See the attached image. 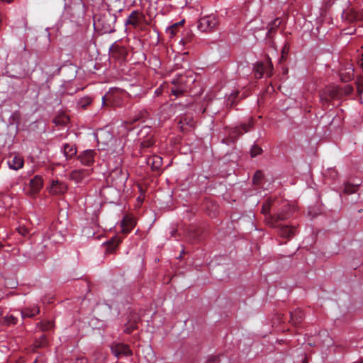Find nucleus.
<instances>
[{
  "label": "nucleus",
  "mask_w": 363,
  "mask_h": 363,
  "mask_svg": "<svg viewBox=\"0 0 363 363\" xmlns=\"http://www.w3.org/2000/svg\"><path fill=\"white\" fill-rule=\"evenodd\" d=\"M195 81L196 77L191 71H188L183 74H179L177 78L172 80L174 87L171 89L172 94L178 96L188 89H191Z\"/></svg>",
  "instance_id": "f257e3e1"
},
{
  "label": "nucleus",
  "mask_w": 363,
  "mask_h": 363,
  "mask_svg": "<svg viewBox=\"0 0 363 363\" xmlns=\"http://www.w3.org/2000/svg\"><path fill=\"white\" fill-rule=\"evenodd\" d=\"M44 181L40 175H35L30 179L28 185L24 189L25 194L31 199H35L43 187Z\"/></svg>",
  "instance_id": "f03ea898"
},
{
  "label": "nucleus",
  "mask_w": 363,
  "mask_h": 363,
  "mask_svg": "<svg viewBox=\"0 0 363 363\" xmlns=\"http://www.w3.org/2000/svg\"><path fill=\"white\" fill-rule=\"evenodd\" d=\"M218 21L215 15L201 17L198 21V29L201 32H211L218 26Z\"/></svg>",
  "instance_id": "7ed1b4c3"
},
{
  "label": "nucleus",
  "mask_w": 363,
  "mask_h": 363,
  "mask_svg": "<svg viewBox=\"0 0 363 363\" xmlns=\"http://www.w3.org/2000/svg\"><path fill=\"white\" fill-rule=\"evenodd\" d=\"M294 207L289 204L287 202H284L280 209L275 216H269L272 225H274V223H277L281 220H284L290 218L292 215Z\"/></svg>",
  "instance_id": "20e7f679"
},
{
  "label": "nucleus",
  "mask_w": 363,
  "mask_h": 363,
  "mask_svg": "<svg viewBox=\"0 0 363 363\" xmlns=\"http://www.w3.org/2000/svg\"><path fill=\"white\" fill-rule=\"evenodd\" d=\"M112 354L117 358L123 356L128 357L133 354V352L127 344L113 342L110 346Z\"/></svg>",
  "instance_id": "39448f33"
},
{
  "label": "nucleus",
  "mask_w": 363,
  "mask_h": 363,
  "mask_svg": "<svg viewBox=\"0 0 363 363\" xmlns=\"http://www.w3.org/2000/svg\"><path fill=\"white\" fill-rule=\"evenodd\" d=\"M96 152L95 150H85L77 156V160L82 165L90 167L95 162Z\"/></svg>",
  "instance_id": "423d86ee"
},
{
  "label": "nucleus",
  "mask_w": 363,
  "mask_h": 363,
  "mask_svg": "<svg viewBox=\"0 0 363 363\" xmlns=\"http://www.w3.org/2000/svg\"><path fill=\"white\" fill-rule=\"evenodd\" d=\"M47 189L52 195H63L67 192L68 185L64 182L56 179L51 182L50 185L48 186Z\"/></svg>",
  "instance_id": "0eeeda50"
},
{
  "label": "nucleus",
  "mask_w": 363,
  "mask_h": 363,
  "mask_svg": "<svg viewBox=\"0 0 363 363\" xmlns=\"http://www.w3.org/2000/svg\"><path fill=\"white\" fill-rule=\"evenodd\" d=\"M341 94L340 91L337 86H332L326 88L325 91L320 95V101L323 105L328 104L329 99L339 98Z\"/></svg>",
  "instance_id": "6e6552de"
},
{
  "label": "nucleus",
  "mask_w": 363,
  "mask_h": 363,
  "mask_svg": "<svg viewBox=\"0 0 363 363\" xmlns=\"http://www.w3.org/2000/svg\"><path fill=\"white\" fill-rule=\"evenodd\" d=\"M270 225L273 228H278L279 234L283 238H290L296 233V228L294 226L277 224V223H274V225Z\"/></svg>",
  "instance_id": "1a4fd4ad"
},
{
  "label": "nucleus",
  "mask_w": 363,
  "mask_h": 363,
  "mask_svg": "<svg viewBox=\"0 0 363 363\" xmlns=\"http://www.w3.org/2000/svg\"><path fill=\"white\" fill-rule=\"evenodd\" d=\"M111 178L116 185H124L128 179V174L122 169L116 168L111 173Z\"/></svg>",
  "instance_id": "9d476101"
},
{
  "label": "nucleus",
  "mask_w": 363,
  "mask_h": 363,
  "mask_svg": "<svg viewBox=\"0 0 363 363\" xmlns=\"http://www.w3.org/2000/svg\"><path fill=\"white\" fill-rule=\"evenodd\" d=\"M7 163L11 169L18 170L23 167L24 160L19 155H12L9 157Z\"/></svg>",
  "instance_id": "9b49d317"
},
{
  "label": "nucleus",
  "mask_w": 363,
  "mask_h": 363,
  "mask_svg": "<svg viewBox=\"0 0 363 363\" xmlns=\"http://www.w3.org/2000/svg\"><path fill=\"white\" fill-rule=\"evenodd\" d=\"M91 172L90 169H79L73 170L69 175L70 179L77 183L82 182L86 177L89 176Z\"/></svg>",
  "instance_id": "f8f14e48"
},
{
  "label": "nucleus",
  "mask_w": 363,
  "mask_h": 363,
  "mask_svg": "<svg viewBox=\"0 0 363 363\" xmlns=\"http://www.w3.org/2000/svg\"><path fill=\"white\" fill-rule=\"evenodd\" d=\"M43 240H50L52 243H60L64 240L62 234L60 231H55L52 235H50L49 232H44Z\"/></svg>",
  "instance_id": "ddd939ff"
},
{
  "label": "nucleus",
  "mask_w": 363,
  "mask_h": 363,
  "mask_svg": "<svg viewBox=\"0 0 363 363\" xmlns=\"http://www.w3.org/2000/svg\"><path fill=\"white\" fill-rule=\"evenodd\" d=\"M147 163L151 166L152 170L157 171L162 164V158L158 155H153L147 158Z\"/></svg>",
  "instance_id": "4468645a"
},
{
  "label": "nucleus",
  "mask_w": 363,
  "mask_h": 363,
  "mask_svg": "<svg viewBox=\"0 0 363 363\" xmlns=\"http://www.w3.org/2000/svg\"><path fill=\"white\" fill-rule=\"evenodd\" d=\"M40 313V308L38 306L26 307L21 311L22 318H33Z\"/></svg>",
  "instance_id": "2eb2a0df"
},
{
  "label": "nucleus",
  "mask_w": 363,
  "mask_h": 363,
  "mask_svg": "<svg viewBox=\"0 0 363 363\" xmlns=\"http://www.w3.org/2000/svg\"><path fill=\"white\" fill-rule=\"evenodd\" d=\"M140 21V13L138 11L134 10L130 13L125 23L137 26Z\"/></svg>",
  "instance_id": "dca6fc26"
},
{
  "label": "nucleus",
  "mask_w": 363,
  "mask_h": 363,
  "mask_svg": "<svg viewBox=\"0 0 363 363\" xmlns=\"http://www.w3.org/2000/svg\"><path fill=\"white\" fill-rule=\"evenodd\" d=\"M63 153L67 160L74 157L77 154V148L74 145L65 143L63 145Z\"/></svg>",
  "instance_id": "f3484780"
},
{
  "label": "nucleus",
  "mask_w": 363,
  "mask_h": 363,
  "mask_svg": "<svg viewBox=\"0 0 363 363\" xmlns=\"http://www.w3.org/2000/svg\"><path fill=\"white\" fill-rule=\"evenodd\" d=\"M183 23L184 21H182L180 22L175 23L166 28V33L169 35V38H173L177 35V33L179 31V26Z\"/></svg>",
  "instance_id": "a211bd4d"
},
{
  "label": "nucleus",
  "mask_w": 363,
  "mask_h": 363,
  "mask_svg": "<svg viewBox=\"0 0 363 363\" xmlns=\"http://www.w3.org/2000/svg\"><path fill=\"white\" fill-rule=\"evenodd\" d=\"M304 314L301 310H296L291 312V321L294 325H298L301 323L303 319Z\"/></svg>",
  "instance_id": "6ab92c4d"
},
{
  "label": "nucleus",
  "mask_w": 363,
  "mask_h": 363,
  "mask_svg": "<svg viewBox=\"0 0 363 363\" xmlns=\"http://www.w3.org/2000/svg\"><path fill=\"white\" fill-rule=\"evenodd\" d=\"M133 226H134V222L132 219L128 218H124V219L122 220L121 231L123 233L127 234L130 232V230H132Z\"/></svg>",
  "instance_id": "aec40b11"
},
{
  "label": "nucleus",
  "mask_w": 363,
  "mask_h": 363,
  "mask_svg": "<svg viewBox=\"0 0 363 363\" xmlns=\"http://www.w3.org/2000/svg\"><path fill=\"white\" fill-rule=\"evenodd\" d=\"M17 323L18 318L12 314L6 315L0 321L1 325L6 326L15 325Z\"/></svg>",
  "instance_id": "412c9836"
},
{
  "label": "nucleus",
  "mask_w": 363,
  "mask_h": 363,
  "mask_svg": "<svg viewBox=\"0 0 363 363\" xmlns=\"http://www.w3.org/2000/svg\"><path fill=\"white\" fill-rule=\"evenodd\" d=\"M122 240L118 236L113 237L109 241H108L107 251L110 253L113 252L116 247L121 242Z\"/></svg>",
  "instance_id": "4be33fe9"
},
{
  "label": "nucleus",
  "mask_w": 363,
  "mask_h": 363,
  "mask_svg": "<svg viewBox=\"0 0 363 363\" xmlns=\"http://www.w3.org/2000/svg\"><path fill=\"white\" fill-rule=\"evenodd\" d=\"M48 345V340L45 335H41L33 343L35 348H43Z\"/></svg>",
  "instance_id": "5701e85b"
},
{
  "label": "nucleus",
  "mask_w": 363,
  "mask_h": 363,
  "mask_svg": "<svg viewBox=\"0 0 363 363\" xmlns=\"http://www.w3.org/2000/svg\"><path fill=\"white\" fill-rule=\"evenodd\" d=\"M251 127V122L250 121L248 123L242 124L240 126L235 128L233 134H236L237 136L243 134L244 133H247L250 130Z\"/></svg>",
  "instance_id": "b1692460"
},
{
  "label": "nucleus",
  "mask_w": 363,
  "mask_h": 363,
  "mask_svg": "<svg viewBox=\"0 0 363 363\" xmlns=\"http://www.w3.org/2000/svg\"><path fill=\"white\" fill-rule=\"evenodd\" d=\"M272 206V201L270 200L267 201L263 203L262 208V213L265 215L266 216V220L267 223L270 225H272L271 220L269 219V211Z\"/></svg>",
  "instance_id": "393cba45"
},
{
  "label": "nucleus",
  "mask_w": 363,
  "mask_h": 363,
  "mask_svg": "<svg viewBox=\"0 0 363 363\" xmlns=\"http://www.w3.org/2000/svg\"><path fill=\"white\" fill-rule=\"evenodd\" d=\"M280 23L281 21L278 18L270 23L267 27L268 31L267 35L270 37L271 34L276 31V29L279 26Z\"/></svg>",
  "instance_id": "a878e982"
},
{
  "label": "nucleus",
  "mask_w": 363,
  "mask_h": 363,
  "mask_svg": "<svg viewBox=\"0 0 363 363\" xmlns=\"http://www.w3.org/2000/svg\"><path fill=\"white\" fill-rule=\"evenodd\" d=\"M137 323L138 320H134L133 321H128V324L124 328V333L127 334H130L131 333H133L138 328Z\"/></svg>",
  "instance_id": "bb28decb"
},
{
  "label": "nucleus",
  "mask_w": 363,
  "mask_h": 363,
  "mask_svg": "<svg viewBox=\"0 0 363 363\" xmlns=\"http://www.w3.org/2000/svg\"><path fill=\"white\" fill-rule=\"evenodd\" d=\"M91 103V99L90 97H84L78 101L77 106L79 108H85Z\"/></svg>",
  "instance_id": "cd10ccee"
},
{
  "label": "nucleus",
  "mask_w": 363,
  "mask_h": 363,
  "mask_svg": "<svg viewBox=\"0 0 363 363\" xmlns=\"http://www.w3.org/2000/svg\"><path fill=\"white\" fill-rule=\"evenodd\" d=\"M264 74L267 77H271L272 74V70H273V65L270 60L267 61V64H264Z\"/></svg>",
  "instance_id": "c85d7f7f"
},
{
  "label": "nucleus",
  "mask_w": 363,
  "mask_h": 363,
  "mask_svg": "<svg viewBox=\"0 0 363 363\" xmlns=\"http://www.w3.org/2000/svg\"><path fill=\"white\" fill-rule=\"evenodd\" d=\"M357 190V185L346 184L344 187V192L345 194H353V193L356 192Z\"/></svg>",
  "instance_id": "c756f323"
},
{
  "label": "nucleus",
  "mask_w": 363,
  "mask_h": 363,
  "mask_svg": "<svg viewBox=\"0 0 363 363\" xmlns=\"http://www.w3.org/2000/svg\"><path fill=\"white\" fill-rule=\"evenodd\" d=\"M264 177V174L262 171H257L253 176V183L255 184H259L261 180Z\"/></svg>",
  "instance_id": "7c9ffc66"
},
{
  "label": "nucleus",
  "mask_w": 363,
  "mask_h": 363,
  "mask_svg": "<svg viewBox=\"0 0 363 363\" xmlns=\"http://www.w3.org/2000/svg\"><path fill=\"white\" fill-rule=\"evenodd\" d=\"M263 75H264V64L260 63L257 65L255 70V77L257 78H261Z\"/></svg>",
  "instance_id": "2f4dec72"
},
{
  "label": "nucleus",
  "mask_w": 363,
  "mask_h": 363,
  "mask_svg": "<svg viewBox=\"0 0 363 363\" xmlns=\"http://www.w3.org/2000/svg\"><path fill=\"white\" fill-rule=\"evenodd\" d=\"M179 124L180 125L179 128L184 130L185 128H184V125H189L191 127L193 126V121L191 119L188 118L187 117L182 118L179 122Z\"/></svg>",
  "instance_id": "473e14b6"
},
{
  "label": "nucleus",
  "mask_w": 363,
  "mask_h": 363,
  "mask_svg": "<svg viewBox=\"0 0 363 363\" xmlns=\"http://www.w3.org/2000/svg\"><path fill=\"white\" fill-rule=\"evenodd\" d=\"M262 152V150L259 146L254 145L250 150V154L252 157H256L259 155H260Z\"/></svg>",
  "instance_id": "72a5a7b5"
},
{
  "label": "nucleus",
  "mask_w": 363,
  "mask_h": 363,
  "mask_svg": "<svg viewBox=\"0 0 363 363\" xmlns=\"http://www.w3.org/2000/svg\"><path fill=\"white\" fill-rule=\"evenodd\" d=\"M52 323L51 321L48 320V321L40 323V329L43 331L49 330L52 328Z\"/></svg>",
  "instance_id": "f704fd0d"
},
{
  "label": "nucleus",
  "mask_w": 363,
  "mask_h": 363,
  "mask_svg": "<svg viewBox=\"0 0 363 363\" xmlns=\"http://www.w3.org/2000/svg\"><path fill=\"white\" fill-rule=\"evenodd\" d=\"M238 91L231 93L230 95L228 97L227 105L233 106L234 104V100L238 96Z\"/></svg>",
  "instance_id": "c9c22d12"
},
{
  "label": "nucleus",
  "mask_w": 363,
  "mask_h": 363,
  "mask_svg": "<svg viewBox=\"0 0 363 363\" xmlns=\"http://www.w3.org/2000/svg\"><path fill=\"white\" fill-rule=\"evenodd\" d=\"M357 91L359 94L363 92V78L359 77L357 82Z\"/></svg>",
  "instance_id": "e433bc0d"
},
{
  "label": "nucleus",
  "mask_w": 363,
  "mask_h": 363,
  "mask_svg": "<svg viewBox=\"0 0 363 363\" xmlns=\"http://www.w3.org/2000/svg\"><path fill=\"white\" fill-rule=\"evenodd\" d=\"M153 144H154V142L151 140H148L147 141H143L141 143V147L142 148L149 147H151L152 145H153Z\"/></svg>",
  "instance_id": "4c0bfd02"
},
{
  "label": "nucleus",
  "mask_w": 363,
  "mask_h": 363,
  "mask_svg": "<svg viewBox=\"0 0 363 363\" xmlns=\"http://www.w3.org/2000/svg\"><path fill=\"white\" fill-rule=\"evenodd\" d=\"M49 232L50 235H52L55 231H57L54 225H50L45 232Z\"/></svg>",
  "instance_id": "58836bf2"
},
{
  "label": "nucleus",
  "mask_w": 363,
  "mask_h": 363,
  "mask_svg": "<svg viewBox=\"0 0 363 363\" xmlns=\"http://www.w3.org/2000/svg\"><path fill=\"white\" fill-rule=\"evenodd\" d=\"M220 360L218 359V357L216 356H213L210 357L208 360V363L214 362V363H218Z\"/></svg>",
  "instance_id": "ea45409f"
},
{
  "label": "nucleus",
  "mask_w": 363,
  "mask_h": 363,
  "mask_svg": "<svg viewBox=\"0 0 363 363\" xmlns=\"http://www.w3.org/2000/svg\"><path fill=\"white\" fill-rule=\"evenodd\" d=\"M75 363H88V360L84 357H81L77 359Z\"/></svg>",
  "instance_id": "a19ab883"
},
{
  "label": "nucleus",
  "mask_w": 363,
  "mask_h": 363,
  "mask_svg": "<svg viewBox=\"0 0 363 363\" xmlns=\"http://www.w3.org/2000/svg\"><path fill=\"white\" fill-rule=\"evenodd\" d=\"M352 91V86H350L349 85L345 86V94H349Z\"/></svg>",
  "instance_id": "79ce46f5"
},
{
  "label": "nucleus",
  "mask_w": 363,
  "mask_h": 363,
  "mask_svg": "<svg viewBox=\"0 0 363 363\" xmlns=\"http://www.w3.org/2000/svg\"><path fill=\"white\" fill-rule=\"evenodd\" d=\"M102 104L103 106H107L108 104L106 102V96L102 98Z\"/></svg>",
  "instance_id": "37998d69"
},
{
  "label": "nucleus",
  "mask_w": 363,
  "mask_h": 363,
  "mask_svg": "<svg viewBox=\"0 0 363 363\" xmlns=\"http://www.w3.org/2000/svg\"><path fill=\"white\" fill-rule=\"evenodd\" d=\"M155 93H156V94H158L159 93H160V89H156Z\"/></svg>",
  "instance_id": "c03bdc74"
},
{
  "label": "nucleus",
  "mask_w": 363,
  "mask_h": 363,
  "mask_svg": "<svg viewBox=\"0 0 363 363\" xmlns=\"http://www.w3.org/2000/svg\"><path fill=\"white\" fill-rule=\"evenodd\" d=\"M180 43L184 44V39H181V40H180Z\"/></svg>",
  "instance_id": "a18cd8bd"
},
{
  "label": "nucleus",
  "mask_w": 363,
  "mask_h": 363,
  "mask_svg": "<svg viewBox=\"0 0 363 363\" xmlns=\"http://www.w3.org/2000/svg\"><path fill=\"white\" fill-rule=\"evenodd\" d=\"M357 363H363V361H361V362H357Z\"/></svg>",
  "instance_id": "49530a36"
},
{
  "label": "nucleus",
  "mask_w": 363,
  "mask_h": 363,
  "mask_svg": "<svg viewBox=\"0 0 363 363\" xmlns=\"http://www.w3.org/2000/svg\"><path fill=\"white\" fill-rule=\"evenodd\" d=\"M303 363H306V361H303Z\"/></svg>",
  "instance_id": "de8ad7c7"
}]
</instances>
